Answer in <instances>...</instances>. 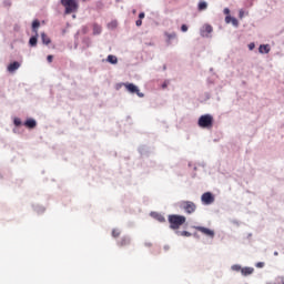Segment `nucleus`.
Segmentation results:
<instances>
[{
    "label": "nucleus",
    "mask_w": 284,
    "mask_h": 284,
    "mask_svg": "<svg viewBox=\"0 0 284 284\" xmlns=\"http://www.w3.org/2000/svg\"><path fill=\"white\" fill-rule=\"evenodd\" d=\"M186 219L184 215H169V223H170V227L171 230H179L181 227V225H184Z\"/></svg>",
    "instance_id": "obj_1"
},
{
    "label": "nucleus",
    "mask_w": 284,
    "mask_h": 284,
    "mask_svg": "<svg viewBox=\"0 0 284 284\" xmlns=\"http://www.w3.org/2000/svg\"><path fill=\"white\" fill-rule=\"evenodd\" d=\"M197 125L206 130L212 129L214 125V116H212L211 114L201 115L197 121Z\"/></svg>",
    "instance_id": "obj_2"
},
{
    "label": "nucleus",
    "mask_w": 284,
    "mask_h": 284,
    "mask_svg": "<svg viewBox=\"0 0 284 284\" xmlns=\"http://www.w3.org/2000/svg\"><path fill=\"white\" fill-rule=\"evenodd\" d=\"M61 4L65 8V14H72L79 10V3L77 0H61Z\"/></svg>",
    "instance_id": "obj_3"
},
{
    "label": "nucleus",
    "mask_w": 284,
    "mask_h": 284,
    "mask_svg": "<svg viewBox=\"0 0 284 284\" xmlns=\"http://www.w3.org/2000/svg\"><path fill=\"white\" fill-rule=\"evenodd\" d=\"M179 206L181 210H184L186 214H194V212H196V203L192 201H181Z\"/></svg>",
    "instance_id": "obj_4"
},
{
    "label": "nucleus",
    "mask_w": 284,
    "mask_h": 284,
    "mask_svg": "<svg viewBox=\"0 0 284 284\" xmlns=\"http://www.w3.org/2000/svg\"><path fill=\"white\" fill-rule=\"evenodd\" d=\"M124 88L130 92L131 94H138L140 99H143L144 94L141 93L138 85H134L133 83H124Z\"/></svg>",
    "instance_id": "obj_5"
},
{
    "label": "nucleus",
    "mask_w": 284,
    "mask_h": 284,
    "mask_svg": "<svg viewBox=\"0 0 284 284\" xmlns=\"http://www.w3.org/2000/svg\"><path fill=\"white\" fill-rule=\"evenodd\" d=\"M201 201L203 205H212V203H214L215 201L214 194H212L211 192H205L204 194H202Z\"/></svg>",
    "instance_id": "obj_6"
},
{
    "label": "nucleus",
    "mask_w": 284,
    "mask_h": 284,
    "mask_svg": "<svg viewBox=\"0 0 284 284\" xmlns=\"http://www.w3.org/2000/svg\"><path fill=\"white\" fill-rule=\"evenodd\" d=\"M195 230L197 232H201L202 234H204L205 236H209L210 239H214V231L205 227V226H195Z\"/></svg>",
    "instance_id": "obj_7"
},
{
    "label": "nucleus",
    "mask_w": 284,
    "mask_h": 284,
    "mask_svg": "<svg viewBox=\"0 0 284 284\" xmlns=\"http://www.w3.org/2000/svg\"><path fill=\"white\" fill-rule=\"evenodd\" d=\"M213 28L210 24H204L203 30L201 31L202 37H207V34H212Z\"/></svg>",
    "instance_id": "obj_8"
},
{
    "label": "nucleus",
    "mask_w": 284,
    "mask_h": 284,
    "mask_svg": "<svg viewBox=\"0 0 284 284\" xmlns=\"http://www.w3.org/2000/svg\"><path fill=\"white\" fill-rule=\"evenodd\" d=\"M242 276H252V274H254V267H242Z\"/></svg>",
    "instance_id": "obj_9"
},
{
    "label": "nucleus",
    "mask_w": 284,
    "mask_h": 284,
    "mask_svg": "<svg viewBox=\"0 0 284 284\" xmlns=\"http://www.w3.org/2000/svg\"><path fill=\"white\" fill-rule=\"evenodd\" d=\"M19 68H21V64L14 61L8 65V72H16V70H19Z\"/></svg>",
    "instance_id": "obj_10"
},
{
    "label": "nucleus",
    "mask_w": 284,
    "mask_h": 284,
    "mask_svg": "<svg viewBox=\"0 0 284 284\" xmlns=\"http://www.w3.org/2000/svg\"><path fill=\"white\" fill-rule=\"evenodd\" d=\"M261 54H270V44H261L258 48Z\"/></svg>",
    "instance_id": "obj_11"
},
{
    "label": "nucleus",
    "mask_w": 284,
    "mask_h": 284,
    "mask_svg": "<svg viewBox=\"0 0 284 284\" xmlns=\"http://www.w3.org/2000/svg\"><path fill=\"white\" fill-rule=\"evenodd\" d=\"M118 245H119L120 247H125V246L130 245V237H128V236L122 237V239L118 242Z\"/></svg>",
    "instance_id": "obj_12"
},
{
    "label": "nucleus",
    "mask_w": 284,
    "mask_h": 284,
    "mask_svg": "<svg viewBox=\"0 0 284 284\" xmlns=\"http://www.w3.org/2000/svg\"><path fill=\"white\" fill-rule=\"evenodd\" d=\"M26 128H29L30 130L37 128V121L33 119H29L24 122Z\"/></svg>",
    "instance_id": "obj_13"
},
{
    "label": "nucleus",
    "mask_w": 284,
    "mask_h": 284,
    "mask_svg": "<svg viewBox=\"0 0 284 284\" xmlns=\"http://www.w3.org/2000/svg\"><path fill=\"white\" fill-rule=\"evenodd\" d=\"M106 61L109 63H112V65H116V63H119V59L116 58V55L112 54L108 55Z\"/></svg>",
    "instance_id": "obj_14"
},
{
    "label": "nucleus",
    "mask_w": 284,
    "mask_h": 284,
    "mask_svg": "<svg viewBox=\"0 0 284 284\" xmlns=\"http://www.w3.org/2000/svg\"><path fill=\"white\" fill-rule=\"evenodd\" d=\"M41 39H42V43H44V45H50L51 40H50V38L48 37V34L41 33Z\"/></svg>",
    "instance_id": "obj_15"
},
{
    "label": "nucleus",
    "mask_w": 284,
    "mask_h": 284,
    "mask_svg": "<svg viewBox=\"0 0 284 284\" xmlns=\"http://www.w3.org/2000/svg\"><path fill=\"white\" fill-rule=\"evenodd\" d=\"M41 26V22H39V20H34L33 22H32V30H33V32H36V34H37V29L39 28Z\"/></svg>",
    "instance_id": "obj_16"
},
{
    "label": "nucleus",
    "mask_w": 284,
    "mask_h": 284,
    "mask_svg": "<svg viewBox=\"0 0 284 284\" xmlns=\"http://www.w3.org/2000/svg\"><path fill=\"white\" fill-rule=\"evenodd\" d=\"M101 26L99 24H93V34H101Z\"/></svg>",
    "instance_id": "obj_17"
},
{
    "label": "nucleus",
    "mask_w": 284,
    "mask_h": 284,
    "mask_svg": "<svg viewBox=\"0 0 284 284\" xmlns=\"http://www.w3.org/2000/svg\"><path fill=\"white\" fill-rule=\"evenodd\" d=\"M199 10L202 11V10H207V2L205 1H201L199 3Z\"/></svg>",
    "instance_id": "obj_18"
},
{
    "label": "nucleus",
    "mask_w": 284,
    "mask_h": 284,
    "mask_svg": "<svg viewBox=\"0 0 284 284\" xmlns=\"http://www.w3.org/2000/svg\"><path fill=\"white\" fill-rule=\"evenodd\" d=\"M112 236L113 239H119V236H121V231H119L118 229H114L112 231Z\"/></svg>",
    "instance_id": "obj_19"
},
{
    "label": "nucleus",
    "mask_w": 284,
    "mask_h": 284,
    "mask_svg": "<svg viewBox=\"0 0 284 284\" xmlns=\"http://www.w3.org/2000/svg\"><path fill=\"white\" fill-rule=\"evenodd\" d=\"M231 268L233 270V272H241V273L243 270V267H241V265H239V264L233 265Z\"/></svg>",
    "instance_id": "obj_20"
},
{
    "label": "nucleus",
    "mask_w": 284,
    "mask_h": 284,
    "mask_svg": "<svg viewBox=\"0 0 284 284\" xmlns=\"http://www.w3.org/2000/svg\"><path fill=\"white\" fill-rule=\"evenodd\" d=\"M37 41H38L37 36H34V37L30 38L29 43H30V45L34 47V45H37Z\"/></svg>",
    "instance_id": "obj_21"
},
{
    "label": "nucleus",
    "mask_w": 284,
    "mask_h": 284,
    "mask_svg": "<svg viewBox=\"0 0 284 284\" xmlns=\"http://www.w3.org/2000/svg\"><path fill=\"white\" fill-rule=\"evenodd\" d=\"M155 219H156V221H159L160 223H165V217H164L163 215H161V214H156V215H155Z\"/></svg>",
    "instance_id": "obj_22"
},
{
    "label": "nucleus",
    "mask_w": 284,
    "mask_h": 284,
    "mask_svg": "<svg viewBox=\"0 0 284 284\" xmlns=\"http://www.w3.org/2000/svg\"><path fill=\"white\" fill-rule=\"evenodd\" d=\"M13 123H14V125H16L17 128H19V125H21L22 122H21V119L14 118Z\"/></svg>",
    "instance_id": "obj_23"
},
{
    "label": "nucleus",
    "mask_w": 284,
    "mask_h": 284,
    "mask_svg": "<svg viewBox=\"0 0 284 284\" xmlns=\"http://www.w3.org/2000/svg\"><path fill=\"white\" fill-rule=\"evenodd\" d=\"M166 37H168L169 40H171V39H176V33H175V32H173V33H166Z\"/></svg>",
    "instance_id": "obj_24"
},
{
    "label": "nucleus",
    "mask_w": 284,
    "mask_h": 284,
    "mask_svg": "<svg viewBox=\"0 0 284 284\" xmlns=\"http://www.w3.org/2000/svg\"><path fill=\"white\" fill-rule=\"evenodd\" d=\"M274 284H284V277H277Z\"/></svg>",
    "instance_id": "obj_25"
},
{
    "label": "nucleus",
    "mask_w": 284,
    "mask_h": 284,
    "mask_svg": "<svg viewBox=\"0 0 284 284\" xmlns=\"http://www.w3.org/2000/svg\"><path fill=\"white\" fill-rule=\"evenodd\" d=\"M231 23H232L233 26H235V28L239 27V20H236V18H233V19L231 20Z\"/></svg>",
    "instance_id": "obj_26"
},
{
    "label": "nucleus",
    "mask_w": 284,
    "mask_h": 284,
    "mask_svg": "<svg viewBox=\"0 0 284 284\" xmlns=\"http://www.w3.org/2000/svg\"><path fill=\"white\" fill-rule=\"evenodd\" d=\"M232 16H226L225 17V23H232Z\"/></svg>",
    "instance_id": "obj_27"
},
{
    "label": "nucleus",
    "mask_w": 284,
    "mask_h": 284,
    "mask_svg": "<svg viewBox=\"0 0 284 284\" xmlns=\"http://www.w3.org/2000/svg\"><path fill=\"white\" fill-rule=\"evenodd\" d=\"M181 236H192V233L187 232V231H183L181 233Z\"/></svg>",
    "instance_id": "obj_28"
},
{
    "label": "nucleus",
    "mask_w": 284,
    "mask_h": 284,
    "mask_svg": "<svg viewBox=\"0 0 284 284\" xmlns=\"http://www.w3.org/2000/svg\"><path fill=\"white\" fill-rule=\"evenodd\" d=\"M135 26H138V28H141V26H143V21L142 20H136L135 21Z\"/></svg>",
    "instance_id": "obj_29"
},
{
    "label": "nucleus",
    "mask_w": 284,
    "mask_h": 284,
    "mask_svg": "<svg viewBox=\"0 0 284 284\" xmlns=\"http://www.w3.org/2000/svg\"><path fill=\"white\" fill-rule=\"evenodd\" d=\"M239 17H240L241 19H243V17H245V11H243V9L240 10Z\"/></svg>",
    "instance_id": "obj_30"
},
{
    "label": "nucleus",
    "mask_w": 284,
    "mask_h": 284,
    "mask_svg": "<svg viewBox=\"0 0 284 284\" xmlns=\"http://www.w3.org/2000/svg\"><path fill=\"white\" fill-rule=\"evenodd\" d=\"M254 48H256V44H254V42H251L248 44V50H254Z\"/></svg>",
    "instance_id": "obj_31"
},
{
    "label": "nucleus",
    "mask_w": 284,
    "mask_h": 284,
    "mask_svg": "<svg viewBox=\"0 0 284 284\" xmlns=\"http://www.w3.org/2000/svg\"><path fill=\"white\" fill-rule=\"evenodd\" d=\"M181 30H182V32H187V26L186 24H182Z\"/></svg>",
    "instance_id": "obj_32"
},
{
    "label": "nucleus",
    "mask_w": 284,
    "mask_h": 284,
    "mask_svg": "<svg viewBox=\"0 0 284 284\" xmlns=\"http://www.w3.org/2000/svg\"><path fill=\"white\" fill-rule=\"evenodd\" d=\"M223 12H224V14H226V17H230V9H229V8H225V9L223 10Z\"/></svg>",
    "instance_id": "obj_33"
},
{
    "label": "nucleus",
    "mask_w": 284,
    "mask_h": 284,
    "mask_svg": "<svg viewBox=\"0 0 284 284\" xmlns=\"http://www.w3.org/2000/svg\"><path fill=\"white\" fill-rule=\"evenodd\" d=\"M53 59H54V57H52V55L47 57V60H48L49 63H52Z\"/></svg>",
    "instance_id": "obj_34"
},
{
    "label": "nucleus",
    "mask_w": 284,
    "mask_h": 284,
    "mask_svg": "<svg viewBox=\"0 0 284 284\" xmlns=\"http://www.w3.org/2000/svg\"><path fill=\"white\" fill-rule=\"evenodd\" d=\"M139 19H140V20L145 19V12H141V13L139 14Z\"/></svg>",
    "instance_id": "obj_35"
},
{
    "label": "nucleus",
    "mask_w": 284,
    "mask_h": 284,
    "mask_svg": "<svg viewBox=\"0 0 284 284\" xmlns=\"http://www.w3.org/2000/svg\"><path fill=\"white\" fill-rule=\"evenodd\" d=\"M256 267H265V263L258 262V263L256 264Z\"/></svg>",
    "instance_id": "obj_36"
},
{
    "label": "nucleus",
    "mask_w": 284,
    "mask_h": 284,
    "mask_svg": "<svg viewBox=\"0 0 284 284\" xmlns=\"http://www.w3.org/2000/svg\"><path fill=\"white\" fill-rule=\"evenodd\" d=\"M274 256H278V252H275V253H274Z\"/></svg>",
    "instance_id": "obj_37"
},
{
    "label": "nucleus",
    "mask_w": 284,
    "mask_h": 284,
    "mask_svg": "<svg viewBox=\"0 0 284 284\" xmlns=\"http://www.w3.org/2000/svg\"><path fill=\"white\" fill-rule=\"evenodd\" d=\"M133 14H136V10H133Z\"/></svg>",
    "instance_id": "obj_38"
},
{
    "label": "nucleus",
    "mask_w": 284,
    "mask_h": 284,
    "mask_svg": "<svg viewBox=\"0 0 284 284\" xmlns=\"http://www.w3.org/2000/svg\"><path fill=\"white\" fill-rule=\"evenodd\" d=\"M82 1H88V0H82Z\"/></svg>",
    "instance_id": "obj_39"
}]
</instances>
